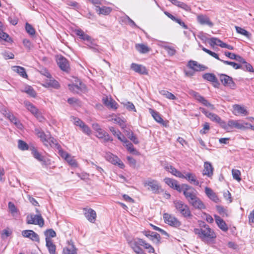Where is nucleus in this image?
<instances>
[{"instance_id":"20","label":"nucleus","mask_w":254,"mask_h":254,"mask_svg":"<svg viewBox=\"0 0 254 254\" xmlns=\"http://www.w3.org/2000/svg\"><path fill=\"white\" fill-rule=\"evenodd\" d=\"M3 114L4 116L7 118L11 123H13L18 128H21L22 127V125L20 123L19 121L13 116V115L5 110L3 111Z\"/></svg>"},{"instance_id":"17","label":"nucleus","mask_w":254,"mask_h":254,"mask_svg":"<svg viewBox=\"0 0 254 254\" xmlns=\"http://www.w3.org/2000/svg\"><path fill=\"white\" fill-rule=\"evenodd\" d=\"M130 68L134 72L138 73L140 74H148V71L146 67L143 65L137 64L135 63H132L130 65Z\"/></svg>"},{"instance_id":"6","label":"nucleus","mask_w":254,"mask_h":254,"mask_svg":"<svg viewBox=\"0 0 254 254\" xmlns=\"http://www.w3.org/2000/svg\"><path fill=\"white\" fill-rule=\"evenodd\" d=\"M145 187L148 186V189H150L154 193H158L161 190V187L159 183L155 180L148 178L143 182Z\"/></svg>"},{"instance_id":"3","label":"nucleus","mask_w":254,"mask_h":254,"mask_svg":"<svg viewBox=\"0 0 254 254\" xmlns=\"http://www.w3.org/2000/svg\"><path fill=\"white\" fill-rule=\"evenodd\" d=\"M35 132L37 136L46 146H59L57 140L50 135L46 134L43 130L40 128H35Z\"/></svg>"},{"instance_id":"30","label":"nucleus","mask_w":254,"mask_h":254,"mask_svg":"<svg viewBox=\"0 0 254 254\" xmlns=\"http://www.w3.org/2000/svg\"><path fill=\"white\" fill-rule=\"evenodd\" d=\"M103 101L105 105L109 108L114 109H117L118 108V104L111 98H103Z\"/></svg>"},{"instance_id":"50","label":"nucleus","mask_w":254,"mask_h":254,"mask_svg":"<svg viewBox=\"0 0 254 254\" xmlns=\"http://www.w3.org/2000/svg\"><path fill=\"white\" fill-rule=\"evenodd\" d=\"M41 163V164L44 168H52L54 167V165H52L50 160H39Z\"/></svg>"},{"instance_id":"28","label":"nucleus","mask_w":254,"mask_h":254,"mask_svg":"<svg viewBox=\"0 0 254 254\" xmlns=\"http://www.w3.org/2000/svg\"><path fill=\"white\" fill-rule=\"evenodd\" d=\"M46 246L50 254H56V246L50 238H46Z\"/></svg>"},{"instance_id":"29","label":"nucleus","mask_w":254,"mask_h":254,"mask_svg":"<svg viewBox=\"0 0 254 254\" xmlns=\"http://www.w3.org/2000/svg\"><path fill=\"white\" fill-rule=\"evenodd\" d=\"M97 134L96 135L97 137L100 139H103L104 141L106 142L109 141H112V139L110 136L109 134L106 132L103 129L101 130V131H99L97 132Z\"/></svg>"},{"instance_id":"57","label":"nucleus","mask_w":254,"mask_h":254,"mask_svg":"<svg viewBox=\"0 0 254 254\" xmlns=\"http://www.w3.org/2000/svg\"><path fill=\"white\" fill-rule=\"evenodd\" d=\"M162 47L170 56L174 55L176 52V50L173 47L166 45L162 46Z\"/></svg>"},{"instance_id":"53","label":"nucleus","mask_w":254,"mask_h":254,"mask_svg":"<svg viewBox=\"0 0 254 254\" xmlns=\"http://www.w3.org/2000/svg\"><path fill=\"white\" fill-rule=\"evenodd\" d=\"M122 104L128 111L136 112L134 105L131 102H127V103H123Z\"/></svg>"},{"instance_id":"58","label":"nucleus","mask_w":254,"mask_h":254,"mask_svg":"<svg viewBox=\"0 0 254 254\" xmlns=\"http://www.w3.org/2000/svg\"><path fill=\"white\" fill-rule=\"evenodd\" d=\"M25 29L27 32L31 35H34L35 33V31L34 28L28 23H26V24Z\"/></svg>"},{"instance_id":"41","label":"nucleus","mask_w":254,"mask_h":254,"mask_svg":"<svg viewBox=\"0 0 254 254\" xmlns=\"http://www.w3.org/2000/svg\"><path fill=\"white\" fill-rule=\"evenodd\" d=\"M159 93L166 98L170 100H175L176 99V97L174 94L167 90H160L159 91Z\"/></svg>"},{"instance_id":"63","label":"nucleus","mask_w":254,"mask_h":254,"mask_svg":"<svg viewBox=\"0 0 254 254\" xmlns=\"http://www.w3.org/2000/svg\"><path fill=\"white\" fill-rule=\"evenodd\" d=\"M111 163L112 164L117 165L121 168H123L124 167V164L122 162V160H110Z\"/></svg>"},{"instance_id":"38","label":"nucleus","mask_w":254,"mask_h":254,"mask_svg":"<svg viewBox=\"0 0 254 254\" xmlns=\"http://www.w3.org/2000/svg\"><path fill=\"white\" fill-rule=\"evenodd\" d=\"M136 49L140 53L144 54L149 51V48L145 45L137 44L135 45Z\"/></svg>"},{"instance_id":"25","label":"nucleus","mask_w":254,"mask_h":254,"mask_svg":"<svg viewBox=\"0 0 254 254\" xmlns=\"http://www.w3.org/2000/svg\"><path fill=\"white\" fill-rule=\"evenodd\" d=\"M199 110L203 113L207 117L209 118L212 121L216 123L220 122L221 118L216 114L209 113L207 112L204 108H200Z\"/></svg>"},{"instance_id":"32","label":"nucleus","mask_w":254,"mask_h":254,"mask_svg":"<svg viewBox=\"0 0 254 254\" xmlns=\"http://www.w3.org/2000/svg\"><path fill=\"white\" fill-rule=\"evenodd\" d=\"M173 4L180 7L186 11H189L190 7L185 3L179 1L178 0H169Z\"/></svg>"},{"instance_id":"39","label":"nucleus","mask_w":254,"mask_h":254,"mask_svg":"<svg viewBox=\"0 0 254 254\" xmlns=\"http://www.w3.org/2000/svg\"><path fill=\"white\" fill-rule=\"evenodd\" d=\"M58 146H51L53 148H57L58 150V153L60 155V156L63 158V159H67L69 157H70V156L68 153H67L66 152L64 151L61 147L60 145L58 144Z\"/></svg>"},{"instance_id":"9","label":"nucleus","mask_w":254,"mask_h":254,"mask_svg":"<svg viewBox=\"0 0 254 254\" xmlns=\"http://www.w3.org/2000/svg\"><path fill=\"white\" fill-rule=\"evenodd\" d=\"M165 222L168 225L175 227H179L181 225V222L174 216L165 213L163 214Z\"/></svg>"},{"instance_id":"11","label":"nucleus","mask_w":254,"mask_h":254,"mask_svg":"<svg viewBox=\"0 0 254 254\" xmlns=\"http://www.w3.org/2000/svg\"><path fill=\"white\" fill-rule=\"evenodd\" d=\"M21 235L23 237L28 238L33 241H35L38 243L40 242L39 235L33 230H23L21 232Z\"/></svg>"},{"instance_id":"33","label":"nucleus","mask_w":254,"mask_h":254,"mask_svg":"<svg viewBox=\"0 0 254 254\" xmlns=\"http://www.w3.org/2000/svg\"><path fill=\"white\" fill-rule=\"evenodd\" d=\"M138 244H139L140 246H143L144 249L147 250L149 253H153L154 252V248L143 239H138Z\"/></svg>"},{"instance_id":"43","label":"nucleus","mask_w":254,"mask_h":254,"mask_svg":"<svg viewBox=\"0 0 254 254\" xmlns=\"http://www.w3.org/2000/svg\"><path fill=\"white\" fill-rule=\"evenodd\" d=\"M235 29L237 33L244 35L248 38H250L251 34L245 29L237 26H235Z\"/></svg>"},{"instance_id":"31","label":"nucleus","mask_w":254,"mask_h":254,"mask_svg":"<svg viewBox=\"0 0 254 254\" xmlns=\"http://www.w3.org/2000/svg\"><path fill=\"white\" fill-rule=\"evenodd\" d=\"M203 78L209 81L212 82L215 84L214 86L217 87L219 85L217 78L214 74L212 73H205L203 74Z\"/></svg>"},{"instance_id":"22","label":"nucleus","mask_w":254,"mask_h":254,"mask_svg":"<svg viewBox=\"0 0 254 254\" xmlns=\"http://www.w3.org/2000/svg\"><path fill=\"white\" fill-rule=\"evenodd\" d=\"M188 66L195 71H203L205 69V66L198 64L194 61H190L188 63Z\"/></svg>"},{"instance_id":"48","label":"nucleus","mask_w":254,"mask_h":254,"mask_svg":"<svg viewBox=\"0 0 254 254\" xmlns=\"http://www.w3.org/2000/svg\"><path fill=\"white\" fill-rule=\"evenodd\" d=\"M199 47H202V50L204 52H206V53H207L208 54L210 55L211 56L214 57V58H215L216 59H217V60H219L220 61H221V60H222L221 59H220L219 58L218 55L216 53H214V52H212V51H210L209 50L207 49L206 48L202 47L201 45H199Z\"/></svg>"},{"instance_id":"35","label":"nucleus","mask_w":254,"mask_h":254,"mask_svg":"<svg viewBox=\"0 0 254 254\" xmlns=\"http://www.w3.org/2000/svg\"><path fill=\"white\" fill-rule=\"evenodd\" d=\"M75 34L79 36V38L82 39L85 41L90 40L91 37L85 34L83 31L81 29H76L75 31Z\"/></svg>"},{"instance_id":"47","label":"nucleus","mask_w":254,"mask_h":254,"mask_svg":"<svg viewBox=\"0 0 254 254\" xmlns=\"http://www.w3.org/2000/svg\"><path fill=\"white\" fill-rule=\"evenodd\" d=\"M149 239L154 243H158L160 241V236L157 233L152 232L150 235Z\"/></svg>"},{"instance_id":"37","label":"nucleus","mask_w":254,"mask_h":254,"mask_svg":"<svg viewBox=\"0 0 254 254\" xmlns=\"http://www.w3.org/2000/svg\"><path fill=\"white\" fill-rule=\"evenodd\" d=\"M149 113L151 114L154 119L158 123L160 124L163 123V120L162 119L160 114L155 110L149 109Z\"/></svg>"},{"instance_id":"45","label":"nucleus","mask_w":254,"mask_h":254,"mask_svg":"<svg viewBox=\"0 0 254 254\" xmlns=\"http://www.w3.org/2000/svg\"><path fill=\"white\" fill-rule=\"evenodd\" d=\"M221 62H223L224 64L228 65H230L233 66V67L236 69L242 68L244 69V67H242V66L240 64H239L237 63L232 62H229L227 61L221 60Z\"/></svg>"},{"instance_id":"4","label":"nucleus","mask_w":254,"mask_h":254,"mask_svg":"<svg viewBox=\"0 0 254 254\" xmlns=\"http://www.w3.org/2000/svg\"><path fill=\"white\" fill-rule=\"evenodd\" d=\"M174 204L176 209L185 218H191L192 214L188 205L181 200H175Z\"/></svg>"},{"instance_id":"51","label":"nucleus","mask_w":254,"mask_h":254,"mask_svg":"<svg viewBox=\"0 0 254 254\" xmlns=\"http://www.w3.org/2000/svg\"><path fill=\"white\" fill-rule=\"evenodd\" d=\"M8 207L10 213L12 214V215H14L15 214L17 213L18 210L14 204L12 202H9L8 204Z\"/></svg>"},{"instance_id":"55","label":"nucleus","mask_w":254,"mask_h":254,"mask_svg":"<svg viewBox=\"0 0 254 254\" xmlns=\"http://www.w3.org/2000/svg\"><path fill=\"white\" fill-rule=\"evenodd\" d=\"M124 144V145L126 147L127 150L130 152H133L134 151L132 144L127 139H125Z\"/></svg>"},{"instance_id":"13","label":"nucleus","mask_w":254,"mask_h":254,"mask_svg":"<svg viewBox=\"0 0 254 254\" xmlns=\"http://www.w3.org/2000/svg\"><path fill=\"white\" fill-rule=\"evenodd\" d=\"M233 113L236 116L241 115L245 116L249 115V112L246 108L240 105L235 104L233 106Z\"/></svg>"},{"instance_id":"19","label":"nucleus","mask_w":254,"mask_h":254,"mask_svg":"<svg viewBox=\"0 0 254 254\" xmlns=\"http://www.w3.org/2000/svg\"><path fill=\"white\" fill-rule=\"evenodd\" d=\"M205 193L207 196L213 202L215 203L219 202V198L216 193L211 189L207 187H205Z\"/></svg>"},{"instance_id":"62","label":"nucleus","mask_w":254,"mask_h":254,"mask_svg":"<svg viewBox=\"0 0 254 254\" xmlns=\"http://www.w3.org/2000/svg\"><path fill=\"white\" fill-rule=\"evenodd\" d=\"M216 208L219 213L222 215V216H228L227 210L224 207L221 206H217Z\"/></svg>"},{"instance_id":"36","label":"nucleus","mask_w":254,"mask_h":254,"mask_svg":"<svg viewBox=\"0 0 254 254\" xmlns=\"http://www.w3.org/2000/svg\"><path fill=\"white\" fill-rule=\"evenodd\" d=\"M64 254H77L76 249L73 244H69L68 247L63 250Z\"/></svg>"},{"instance_id":"2","label":"nucleus","mask_w":254,"mask_h":254,"mask_svg":"<svg viewBox=\"0 0 254 254\" xmlns=\"http://www.w3.org/2000/svg\"><path fill=\"white\" fill-rule=\"evenodd\" d=\"M165 169L172 173L173 175L180 178H185L188 180L191 184L195 186H198L199 181L197 180L195 175L192 173H187L185 175L182 174L180 172L177 171L174 167L170 165H167L164 167Z\"/></svg>"},{"instance_id":"49","label":"nucleus","mask_w":254,"mask_h":254,"mask_svg":"<svg viewBox=\"0 0 254 254\" xmlns=\"http://www.w3.org/2000/svg\"><path fill=\"white\" fill-rule=\"evenodd\" d=\"M23 91L29 95L30 96L32 97H35L36 94L35 91L31 86H26L23 90Z\"/></svg>"},{"instance_id":"1","label":"nucleus","mask_w":254,"mask_h":254,"mask_svg":"<svg viewBox=\"0 0 254 254\" xmlns=\"http://www.w3.org/2000/svg\"><path fill=\"white\" fill-rule=\"evenodd\" d=\"M194 232L195 234L198 235L200 238L204 242H208L216 237L214 231L207 225H203L200 229H194Z\"/></svg>"},{"instance_id":"42","label":"nucleus","mask_w":254,"mask_h":254,"mask_svg":"<svg viewBox=\"0 0 254 254\" xmlns=\"http://www.w3.org/2000/svg\"><path fill=\"white\" fill-rule=\"evenodd\" d=\"M46 84L49 87H52L55 88H58L59 87V84L58 81L55 80V79L51 78L48 79L46 81Z\"/></svg>"},{"instance_id":"59","label":"nucleus","mask_w":254,"mask_h":254,"mask_svg":"<svg viewBox=\"0 0 254 254\" xmlns=\"http://www.w3.org/2000/svg\"><path fill=\"white\" fill-rule=\"evenodd\" d=\"M71 119L74 125L77 127L81 126V124L84 123L80 119L75 117H71Z\"/></svg>"},{"instance_id":"23","label":"nucleus","mask_w":254,"mask_h":254,"mask_svg":"<svg viewBox=\"0 0 254 254\" xmlns=\"http://www.w3.org/2000/svg\"><path fill=\"white\" fill-rule=\"evenodd\" d=\"M164 181L172 188L181 192V187L178 184L177 181L169 178H166L164 179Z\"/></svg>"},{"instance_id":"15","label":"nucleus","mask_w":254,"mask_h":254,"mask_svg":"<svg viewBox=\"0 0 254 254\" xmlns=\"http://www.w3.org/2000/svg\"><path fill=\"white\" fill-rule=\"evenodd\" d=\"M197 22L201 25H206L210 27H212L213 26V23L211 21L210 18L206 15L199 14L196 17Z\"/></svg>"},{"instance_id":"52","label":"nucleus","mask_w":254,"mask_h":254,"mask_svg":"<svg viewBox=\"0 0 254 254\" xmlns=\"http://www.w3.org/2000/svg\"><path fill=\"white\" fill-rule=\"evenodd\" d=\"M18 147L20 150H26L28 149V145L25 141L22 140H18Z\"/></svg>"},{"instance_id":"40","label":"nucleus","mask_w":254,"mask_h":254,"mask_svg":"<svg viewBox=\"0 0 254 254\" xmlns=\"http://www.w3.org/2000/svg\"><path fill=\"white\" fill-rule=\"evenodd\" d=\"M96 11L98 12L99 14L107 15L111 12V8L106 6L97 7Z\"/></svg>"},{"instance_id":"54","label":"nucleus","mask_w":254,"mask_h":254,"mask_svg":"<svg viewBox=\"0 0 254 254\" xmlns=\"http://www.w3.org/2000/svg\"><path fill=\"white\" fill-rule=\"evenodd\" d=\"M44 234L46 236V238H54L56 236V233L53 229H50L46 230Z\"/></svg>"},{"instance_id":"24","label":"nucleus","mask_w":254,"mask_h":254,"mask_svg":"<svg viewBox=\"0 0 254 254\" xmlns=\"http://www.w3.org/2000/svg\"><path fill=\"white\" fill-rule=\"evenodd\" d=\"M138 239H135L129 243V245L133 251L136 254H146L144 251L139 247V245L138 244Z\"/></svg>"},{"instance_id":"12","label":"nucleus","mask_w":254,"mask_h":254,"mask_svg":"<svg viewBox=\"0 0 254 254\" xmlns=\"http://www.w3.org/2000/svg\"><path fill=\"white\" fill-rule=\"evenodd\" d=\"M228 126H229V131H231L234 128L241 130H244L248 128V127L246 125V123L243 124L241 123L240 121L232 120L228 121Z\"/></svg>"},{"instance_id":"7","label":"nucleus","mask_w":254,"mask_h":254,"mask_svg":"<svg viewBox=\"0 0 254 254\" xmlns=\"http://www.w3.org/2000/svg\"><path fill=\"white\" fill-rule=\"evenodd\" d=\"M27 223L29 224L38 225L41 227L44 224V220L40 214L30 215L27 217Z\"/></svg>"},{"instance_id":"64","label":"nucleus","mask_w":254,"mask_h":254,"mask_svg":"<svg viewBox=\"0 0 254 254\" xmlns=\"http://www.w3.org/2000/svg\"><path fill=\"white\" fill-rule=\"evenodd\" d=\"M209 129V124L208 123H205L203 125V128L200 130V133L201 134H206Z\"/></svg>"},{"instance_id":"61","label":"nucleus","mask_w":254,"mask_h":254,"mask_svg":"<svg viewBox=\"0 0 254 254\" xmlns=\"http://www.w3.org/2000/svg\"><path fill=\"white\" fill-rule=\"evenodd\" d=\"M243 64L244 65H242V67H244V69H243V70H246L250 72L254 71L253 66L246 61H245V63H244Z\"/></svg>"},{"instance_id":"5","label":"nucleus","mask_w":254,"mask_h":254,"mask_svg":"<svg viewBox=\"0 0 254 254\" xmlns=\"http://www.w3.org/2000/svg\"><path fill=\"white\" fill-rule=\"evenodd\" d=\"M181 190V191L183 192V194L189 203L197 197L196 191L193 188L188 185H183Z\"/></svg>"},{"instance_id":"44","label":"nucleus","mask_w":254,"mask_h":254,"mask_svg":"<svg viewBox=\"0 0 254 254\" xmlns=\"http://www.w3.org/2000/svg\"><path fill=\"white\" fill-rule=\"evenodd\" d=\"M2 28L3 24L2 22L0 21V40L8 41V38H9V36L3 31Z\"/></svg>"},{"instance_id":"16","label":"nucleus","mask_w":254,"mask_h":254,"mask_svg":"<svg viewBox=\"0 0 254 254\" xmlns=\"http://www.w3.org/2000/svg\"><path fill=\"white\" fill-rule=\"evenodd\" d=\"M57 64L62 70L68 71L69 65L67 60L63 56L59 57L57 59Z\"/></svg>"},{"instance_id":"34","label":"nucleus","mask_w":254,"mask_h":254,"mask_svg":"<svg viewBox=\"0 0 254 254\" xmlns=\"http://www.w3.org/2000/svg\"><path fill=\"white\" fill-rule=\"evenodd\" d=\"M12 70L24 78H27V75L24 67L19 66H13Z\"/></svg>"},{"instance_id":"18","label":"nucleus","mask_w":254,"mask_h":254,"mask_svg":"<svg viewBox=\"0 0 254 254\" xmlns=\"http://www.w3.org/2000/svg\"><path fill=\"white\" fill-rule=\"evenodd\" d=\"M193 95L195 99L204 106L208 107L211 110H214V106L210 103L206 99L199 95L198 93L194 92Z\"/></svg>"},{"instance_id":"8","label":"nucleus","mask_w":254,"mask_h":254,"mask_svg":"<svg viewBox=\"0 0 254 254\" xmlns=\"http://www.w3.org/2000/svg\"><path fill=\"white\" fill-rule=\"evenodd\" d=\"M24 104L26 109L29 111L40 122L43 121L44 120V117L35 106L28 101L24 102Z\"/></svg>"},{"instance_id":"27","label":"nucleus","mask_w":254,"mask_h":254,"mask_svg":"<svg viewBox=\"0 0 254 254\" xmlns=\"http://www.w3.org/2000/svg\"><path fill=\"white\" fill-rule=\"evenodd\" d=\"M213 168L211 164L208 162H205L204 164V169L202 174L209 177L213 175Z\"/></svg>"},{"instance_id":"10","label":"nucleus","mask_w":254,"mask_h":254,"mask_svg":"<svg viewBox=\"0 0 254 254\" xmlns=\"http://www.w3.org/2000/svg\"><path fill=\"white\" fill-rule=\"evenodd\" d=\"M219 79L225 86H228L231 88L235 87V84L231 77L226 74H221L219 75Z\"/></svg>"},{"instance_id":"46","label":"nucleus","mask_w":254,"mask_h":254,"mask_svg":"<svg viewBox=\"0 0 254 254\" xmlns=\"http://www.w3.org/2000/svg\"><path fill=\"white\" fill-rule=\"evenodd\" d=\"M222 43L223 42L220 39L217 38L213 37L210 39V42H209V44L212 47L214 46V45H217L221 47V45H222Z\"/></svg>"},{"instance_id":"26","label":"nucleus","mask_w":254,"mask_h":254,"mask_svg":"<svg viewBox=\"0 0 254 254\" xmlns=\"http://www.w3.org/2000/svg\"><path fill=\"white\" fill-rule=\"evenodd\" d=\"M214 218L215 219V222L219 228L224 232L227 231L228 230V227L225 222L219 216L215 215H214Z\"/></svg>"},{"instance_id":"60","label":"nucleus","mask_w":254,"mask_h":254,"mask_svg":"<svg viewBox=\"0 0 254 254\" xmlns=\"http://www.w3.org/2000/svg\"><path fill=\"white\" fill-rule=\"evenodd\" d=\"M71 119L74 125L77 127L81 126V124L84 123L80 119L75 117H71Z\"/></svg>"},{"instance_id":"21","label":"nucleus","mask_w":254,"mask_h":254,"mask_svg":"<svg viewBox=\"0 0 254 254\" xmlns=\"http://www.w3.org/2000/svg\"><path fill=\"white\" fill-rule=\"evenodd\" d=\"M189 203L196 209L201 210L206 208L204 203L197 196Z\"/></svg>"},{"instance_id":"14","label":"nucleus","mask_w":254,"mask_h":254,"mask_svg":"<svg viewBox=\"0 0 254 254\" xmlns=\"http://www.w3.org/2000/svg\"><path fill=\"white\" fill-rule=\"evenodd\" d=\"M84 215L86 218L91 223H94L96 218V212L91 208H84Z\"/></svg>"},{"instance_id":"56","label":"nucleus","mask_w":254,"mask_h":254,"mask_svg":"<svg viewBox=\"0 0 254 254\" xmlns=\"http://www.w3.org/2000/svg\"><path fill=\"white\" fill-rule=\"evenodd\" d=\"M232 176L234 179L240 182L241 180L240 178L241 172L239 170L236 169H233L232 170Z\"/></svg>"}]
</instances>
